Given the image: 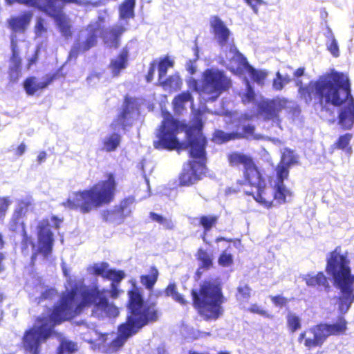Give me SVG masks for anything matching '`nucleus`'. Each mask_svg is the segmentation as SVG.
Listing matches in <instances>:
<instances>
[{
    "label": "nucleus",
    "instance_id": "36",
    "mask_svg": "<svg viewBox=\"0 0 354 354\" xmlns=\"http://www.w3.org/2000/svg\"><path fill=\"white\" fill-rule=\"evenodd\" d=\"M279 163L290 167L297 163V156L292 150L286 149L282 153Z\"/></svg>",
    "mask_w": 354,
    "mask_h": 354
},
{
    "label": "nucleus",
    "instance_id": "64",
    "mask_svg": "<svg viewBox=\"0 0 354 354\" xmlns=\"http://www.w3.org/2000/svg\"><path fill=\"white\" fill-rule=\"evenodd\" d=\"M46 156H47V154H46V151H40L39 155L37 156V158L38 163L41 164V163L45 162L46 160Z\"/></svg>",
    "mask_w": 354,
    "mask_h": 354
},
{
    "label": "nucleus",
    "instance_id": "41",
    "mask_svg": "<svg viewBox=\"0 0 354 354\" xmlns=\"http://www.w3.org/2000/svg\"><path fill=\"white\" fill-rule=\"evenodd\" d=\"M133 198L129 197L123 200L119 207V213L122 217H126L129 215L131 212V206L133 204Z\"/></svg>",
    "mask_w": 354,
    "mask_h": 354
},
{
    "label": "nucleus",
    "instance_id": "6",
    "mask_svg": "<svg viewBox=\"0 0 354 354\" xmlns=\"http://www.w3.org/2000/svg\"><path fill=\"white\" fill-rule=\"evenodd\" d=\"M193 306L205 321L217 320L224 313V296L219 279L205 280L191 291Z\"/></svg>",
    "mask_w": 354,
    "mask_h": 354
},
{
    "label": "nucleus",
    "instance_id": "17",
    "mask_svg": "<svg viewBox=\"0 0 354 354\" xmlns=\"http://www.w3.org/2000/svg\"><path fill=\"white\" fill-rule=\"evenodd\" d=\"M210 26L218 44L223 48L230 40L231 31L218 16H212L209 19Z\"/></svg>",
    "mask_w": 354,
    "mask_h": 354
},
{
    "label": "nucleus",
    "instance_id": "25",
    "mask_svg": "<svg viewBox=\"0 0 354 354\" xmlns=\"http://www.w3.org/2000/svg\"><path fill=\"white\" fill-rule=\"evenodd\" d=\"M136 0H124L119 6V18L127 21L135 17Z\"/></svg>",
    "mask_w": 354,
    "mask_h": 354
},
{
    "label": "nucleus",
    "instance_id": "38",
    "mask_svg": "<svg viewBox=\"0 0 354 354\" xmlns=\"http://www.w3.org/2000/svg\"><path fill=\"white\" fill-rule=\"evenodd\" d=\"M97 30H92L88 32L86 40L80 42L83 51H87L97 44Z\"/></svg>",
    "mask_w": 354,
    "mask_h": 354
},
{
    "label": "nucleus",
    "instance_id": "45",
    "mask_svg": "<svg viewBox=\"0 0 354 354\" xmlns=\"http://www.w3.org/2000/svg\"><path fill=\"white\" fill-rule=\"evenodd\" d=\"M236 298L239 301H248L250 297L251 288L247 284H241L237 288Z\"/></svg>",
    "mask_w": 354,
    "mask_h": 354
},
{
    "label": "nucleus",
    "instance_id": "15",
    "mask_svg": "<svg viewBox=\"0 0 354 354\" xmlns=\"http://www.w3.org/2000/svg\"><path fill=\"white\" fill-rule=\"evenodd\" d=\"M287 102L286 98L281 97L264 99L257 105L258 113L266 120H278L279 113L286 107Z\"/></svg>",
    "mask_w": 354,
    "mask_h": 354
},
{
    "label": "nucleus",
    "instance_id": "34",
    "mask_svg": "<svg viewBox=\"0 0 354 354\" xmlns=\"http://www.w3.org/2000/svg\"><path fill=\"white\" fill-rule=\"evenodd\" d=\"M218 217L216 216H202L200 218L199 223L203 227L204 232L203 235V240L205 242V234L209 231L217 222Z\"/></svg>",
    "mask_w": 354,
    "mask_h": 354
},
{
    "label": "nucleus",
    "instance_id": "26",
    "mask_svg": "<svg viewBox=\"0 0 354 354\" xmlns=\"http://www.w3.org/2000/svg\"><path fill=\"white\" fill-rule=\"evenodd\" d=\"M30 205V203L28 201H20L18 203L12 217L11 227L16 228V225L19 223L21 225L23 222L21 219L27 213Z\"/></svg>",
    "mask_w": 354,
    "mask_h": 354
},
{
    "label": "nucleus",
    "instance_id": "37",
    "mask_svg": "<svg viewBox=\"0 0 354 354\" xmlns=\"http://www.w3.org/2000/svg\"><path fill=\"white\" fill-rule=\"evenodd\" d=\"M174 61L171 60L169 57H165L160 60L158 64V82L161 81L167 75L168 68L172 67Z\"/></svg>",
    "mask_w": 354,
    "mask_h": 354
},
{
    "label": "nucleus",
    "instance_id": "48",
    "mask_svg": "<svg viewBox=\"0 0 354 354\" xmlns=\"http://www.w3.org/2000/svg\"><path fill=\"white\" fill-rule=\"evenodd\" d=\"M326 45L327 49L334 57L339 56V45L336 39L326 41Z\"/></svg>",
    "mask_w": 354,
    "mask_h": 354
},
{
    "label": "nucleus",
    "instance_id": "18",
    "mask_svg": "<svg viewBox=\"0 0 354 354\" xmlns=\"http://www.w3.org/2000/svg\"><path fill=\"white\" fill-rule=\"evenodd\" d=\"M254 132V126L252 124L243 125L241 130L237 129L232 133H225L222 130H216L214 133V140L216 142H225L234 139L248 138Z\"/></svg>",
    "mask_w": 354,
    "mask_h": 354
},
{
    "label": "nucleus",
    "instance_id": "3",
    "mask_svg": "<svg viewBox=\"0 0 354 354\" xmlns=\"http://www.w3.org/2000/svg\"><path fill=\"white\" fill-rule=\"evenodd\" d=\"M349 77L335 69L311 80L305 86L301 80L296 82L299 97L309 104L315 100L322 111H328L330 105H338L346 95L341 91Z\"/></svg>",
    "mask_w": 354,
    "mask_h": 354
},
{
    "label": "nucleus",
    "instance_id": "27",
    "mask_svg": "<svg viewBox=\"0 0 354 354\" xmlns=\"http://www.w3.org/2000/svg\"><path fill=\"white\" fill-rule=\"evenodd\" d=\"M230 53L232 54V60L237 64L238 70H244L246 71L251 66L246 57L239 51L234 44H232L230 46Z\"/></svg>",
    "mask_w": 354,
    "mask_h": 354
},
{
    "label": "nucleus",
    "instance_id": "40",
    "mask_svg": "<svg viewBox=\"0 0 354 354\" xmlns=\"http://www.w3.org/2000/svg\"><path fill=\"white\" fill-rule=\"evenodd\" d=\"M150 218L162 225L165 229L171 230L173 229L174 225L171 219L164 217L158 214L155 212H150L149 214Z\"/></svg>",
    "mask_w": 354,
    "mask_h": 354
},
{
    "label": "nucleus",
    "instance_id": "8",
    "mask_svg": "<svg viewBox=\"0 0 354 354\" xmlns=\"http://www.w3.org/2000/svg\"><path fill=\"white\" fill-rule=\"evenodd\" d=\"M229 160L232 165L241 164L243 165L245 180L256 189L255 192L246 191V194L252 195L259 203L270 207L272 201H267L263 197L266 187V180L262 177L252 159L245 154L235 152L230 155Z\"/></svg>",
    "mask_w": 354,
    "mask_h": 354
},
{
    "label": "nucleus",
    "instance_id": "16",
    "mask_svg": "<svg viewBox=\"0 0 354 354\" xmlns=\"http://www.w3.org/2000/svg\"><path fill=\"white\" fill-rule=\"evenodd\" d=\"M53 234L48 225L41 223L38 226V248L37 252L46 258L53 250Z\"/></svg>",
    "mask_w": 354,
    "mask_h": 354
},
{
    "label": "nucleus",
    "instance_id": "52",
    "mask_svg": "<svg viewBox=\"0 0 354 354\" xmlns=\"http://www.w3.org/2000/svg\"><path fill=\"white\" fill-rule=\"evenodd\" d=\"M57 292L55 288H48L43 292L39 298L38 303L40 304L42 300L51 299L56 296Z\"/></svg>",
    "mask_w": 354,
    "mask_h": 354
},
{
    "label": "nucleus",
    "instance_id": "12",
    "mask_svg": "<svg viewBox=\"0 0 354 354\" xmlns=\"http://www.w3.org/2000/svg\"><path fill=\"white\" fill-rule=\"evenodd\" d=\"M346 328V322L343 317L332 324L321 323L310 329L309 336L304 341V345L309 348L321 346L328 337L339 335Z\"/></svg>",
    "mask_w": 354,
    "mask_h": 354
},
{
    "label": "nucleus",
    "instance_id": "23",
    "mask_svg": "<svg viewBox=\"0 0 354 354\" xmlns=\"http://www.w3.org/2000/svg\"><path fill=\"white\" fill-rule=\"evenodd\" d=\"M304 280L309 287L317 288V290H328L330 287L327 277L322 272L317 274H307L304 277Z\"/></svg>",
    "mask_w": 354,
    "mask_h": 354
},
{
    "label": "nucleus",
    "instance_id": "19",
    "mask_svg": "<svg viewBox=\"0 0 354 354\" xmlns=\"http://www.w3.org/2000/svg\"><path fill=\"white\" fill-rule=\"evenodd\" d=\"M125 31L126 28L124 26L115 24L104 29L102 32V37L107 46L118 48L120 38Z\"/></svg>",
    "mask_w": 354,
    "mask_h": 354
},
{
    "label": "nucleus",
    "instance_id": "35",
    "mask_svg": "<svg viewBox=\"0 0 354 354\" xmlns=\"http://www.w3.org/2000/svg\"><path fill=\"white\" fill-rule=\"evenodd\" d=\"M77 351V345L70 340H62L57 348V354H73Z\"/></svg>",
    "mask_w": 354,
    "mask_h": 354
},
{
    "label": "nucleus",
    "instance_id": "54",
    "mask_svg": "<svg viewBox=\"0 0 354 354\" xmlns=\"http://www.w3.org/2000/svg\"><path fill=\"white\" fill-rule=\"evenodd\" d=\"M12 201L8 197L0 198V216H3Z\"/></svg>",
    "mask_w": 354,
    "mask_h": 354
},
{
    "label": "nucleus",
    "instance_id": "47",
    "mask_svg": "<svg viewBox=\"0 0 354 354\" xmlns=\"http://www.w3.org/2000/svg\"><path fill=\"white\" fill-rule=\"evenodd\" d=\"M218 263L223 267H227L233 263V256L227 253L226 250L223 251L219 256Z\"/></svg>",
    "mask_w": 354,
    "mask_h": 354
},
{
    "label": "nucleus",
    "instance_id": "63",
    "mask_svg": "<svg viewBox=\"0 0 354 354\" xmlns=\"http://www.w3.org/2000/svg\"><path fill=\"white\" fill-rule=\"evenodd\" d=\"M19 74H20V71H9V77H10V81L17 82L18 80Z\"/></svg>",
    "mask_w": 354,
    "mask_h": 354
},
{
    "label": "nucleus",
    "instance_id": "44",
    "mask_svg": "<svg viewBox=\"0 0 354 354\" xmlns=\"http://www.w3.org/2000/svg\"><path fill=\"white\" fill-rule=\"evenodd\" d=\"M45 1L46 0H6V2L8 5H12L14 3H19L37 8L40 10L42 3H44Z\"/></svg>",
    "mask_w": 354,
    "mask_h": 354
},
{
    "label": "nucleus",
    "instance_id": "28",
    "mask_svg": "<svg viewBox=\"0 0 354 354\" xmlns=\"http://www.w3.org/2000/svg\"><path fill=\"white\" fill-rule=\"evenodd\" d=\"M291 196V192L284 183H275L274 187V198L279 204L287 202L286 198Z\"/></svg>",
    "mask_w": 354,
    "mask_h": 354
},
{
    "label": "nucleus",
    "instance_id": "22",
    "mask_svg": "<svg viewBox=\"0 0 354 354\" xmlns=\"http://www.w3.org/2000/svg\"><path fill=\"white\" fill-rule=\"evenodd\" d=\"M129 50L123 48L115 59H111L109 67L113 77L120 75L121 71L125 69L128 64Z\"/></svg>",
    "mask_w": 354,
    "mask_h": 354
},
{
    "label": "nucleus",
    "instance_id": "24",
    "mask_svg": "<svg viewBox=\"0 0 354 354\" xmlns=\"http://www.w3.org/2000/svg\"><path fill=\"white\" fill-rule=\"evenodd\" d=\"M194 98L189 91H183L177 95L173 100L172 104L176 113H180L185 109L187 102L193 103Z\"/></svg>",
    "mask_w": 354,
    "mask_h": 354
},
{
    "label": "nucleus",
    "instance_id": "53",
    "mask_svg": "<svg viewBox=\"0 0 354 354\" xmlns=\"http://www.w3.org/2000/svg\"><path fill=\"white\" fill-rule=\"evenodd\" d=\"M248 6H249L255 14H258V6L266 5V2L263 0H243Z\"/></svg>",
    "mask_w": 354,
    "mask_h": 354
},
{
    "label": "nucleus",
    "instance_id": "56",
    "mask_svg": "<svg viewBox=\"0 0 354 354\" xmlns=\"http://www.w3.org/2000/svg\"><path fill=\"white\" fill-rule=\"evenodd\" d=\"M21 58L19 57H11L10 71H21Z\"/></svg>",
    "mask_w": 354,
    "mask_h": 354
},
{
    "label": "nucleus",
    "instance_id": "11",
    "mask_svg": "<svg viewBox=\"0 0 354 354\" xmlns=\"http://www.w3.org/2000/svg\"><path fill=\"white\" fill-rule=\"evenodd\" d=\"M232 85L231 80L223 71L209 68L204 71L201 91L212 95V100H216L224 91L228 90Z\"/></svg>",
    "mask_w": 354,
    "mask_h": 354
},
{
    "label": "nucleus",
    "instance_id": "58",
    "mask_svg": "<svg viewBox=\"0 0 354 354\" xmlns=\"http://www.w3.org/2000/svg\"><path fill=\"white\" fill-rule=\"evenodd\" d=\"M196 60L189 59L185 64L187 71L189 74L194 75L196 71V66L195 65Z\"/></svg>",
    "mask_w": 354,
    "mask_h": 354
},
{
    "label": "nucleus",
    "instance_id": "10",
    "mask_svg": "<svg viewBox=\"0 0 354 354\" xmlns=\"http://www.w3.org/2000/svg\"><path fill=\"white\" fill-rule=\"evenodd\" d=\"M68 3L80 5L83 3V0H46L40 9V11L55 19L61 34L66 38L72 35L69 19L63 12L64 6Z\"/></svg>",
    "mask_w": 354,
    "mask_h": 354
},
{
    "label": "nucleus",
    "instance_id": "9",
    "mask_svg": "<svg viewBox=\"0 0 354 354\" xmlns=\"http://www.w3.org/2000/svg\"><path fill=\"white\" fill-rule=\"evenodd\" d=\"M136 109V105L131 100L127 97H125L121 111L111 124L113 131L108 133L101 139L102 151L111 153L118 149L122 141L120 131H124L127 127L131 124L132 115Z\"/></svg>",
    "mask_w": 354,
    "mask_h": 354
},
{
    "label": "nucleus",
    "instance_id": "21",
    "mask_svg": "<svg viewBox=\"0 0 354 354\" xmlns=\"http://www.w3.org/2000/svg\"><path fill=\"white\" fill-rule=\"evenodd\" d=\"M32 18V14L25 12L17 17H12L8 20V27L15 32H23L28 28Z\"/></svg>",
    "mask_w": 354,
    "mask_h": 354
},
{
    "label": "nucleus",
    "instance_id": "43",
    "mask_svg": "<svg viewBox=\"0 0 354 354\" xmlns=\"http://www.w3.org/2000/svg\"><path fill=\"white\" fill-rule=\"evenodd\" d=\"M289 168L286 165L279 163L276 169L277 182L275 183H283L284 180L288 177Z\"/></svg>",
    "mask_w": 354,
    "mask_h": 354
},
{
    "label": "nucleus",
    "instance_id": "31",
    "mask_svg": "<svg viewBox=\"0 0 354 354\" xmlns=\"http://www.w3.org/2000/svg\"><path fill=\"white\" fill-rule=\"evenodd\" d=\"M159 83L165 89L177 90L180 88L182 81L178 74H174L169 76L167 78H163L161 81H159Z\"/></svg>",
    "mask_w": 354,
    "mask_h": 354
},
{
    "label": "nucleus",
    "instance_id": "7",
    "mask_svg": "<svg viewBox=\"0 0 354 354\" xmlns=\"http://www.w3.org/2000/svg\"><path fill=\"white\" fill-rule=\"evenodd\" d=\"M115 188V176L110 173L106 180L99 181L89 189L73 193L63 205L72 209H80L84 214L88 213L93 207L109 203L113 199Z\"/></svg>",
    "mask_w": 354,
    "mask_h": 354
},
{
    "label": "nucleus",
    "instance_id": "50",
    "mask_svg": "<svg viewBox=\"0 0 354 354\" xmlns=\"http://www.w3.org/2000/svg\"><path fill=\"white\" fill-rule=\"evenodd\" d=\"M84 51H83L82 48L81 47L80 41H76L73 45V46L69 52L68 58L69 59H76L80 53H84Z\"/></svg>",
    "mask_w": 354,
    "mask_h": 354
},
{
    "label": "nucleus",
    "instance_id": "59",
    "mask_svg": "<svg viewBox=\"0 0 354 354\" xmlns=\"http://www.w3.org/2000/svg\"><path fill=\"white\" fill-rule=\"evenodd\" d=\"M156 71V63L154 62H151L148 70L147 75L146 76V80L147 82H150L152 81L153 78V75Z\"/></svg>",
    "mask_w": 354,
    "mask_h": 354
},
{
    "label": "nucleus",
    "instance_id": "30",
    "mask_svg": "<svg viewBox=\"0 0 354 354\" xmlns=\"http://www.w3.org/2000/svg\"><path fill=\"white\" fill-rule=\"evenodd\" d=\"M158 270L155 267H152L149 274L140 277V282L146 289L152 290L158 280Z\"/></svg>",
    "mask_w": 354,
    "mask_h": 354
},
{
    "label": "nucleus",
    "instance_id": "42",
    "mask_svg": "<svg viewBox=\"0 0 354 354\" xmlns=\"http://www.w3.org/2000/svg\"><path fill=\"white\" fill-rule=\"evenodd\" d=\"M287 324L292 332H295L301 327V319L295 313H288L287 315Z\"/></svg>",
    "mask_w": 354,
    "mask_h": 354
},
{
    "label": "nucleus",
    "instance_id": "55",
    "mask_svg": "<svg viewBox=\"0 0 354 354\" xmlns=\"http://www.w3.org/2000/svg\"><path fill=\"white\" fill-rule=\"evenodd\" d=\"M271 301L277 306H283L288 303V299L282 295L270 296Z\"/></svg>",
    "mask_w": 354,
    "mask_h": 354
},
{
    "label": "nucleus",
    "instance_id": "51",
    "mask_svg": "<svg viewBox=\"0 0 354 354\" xmlns=\"http://www.w3.org/2000/svg\"><path fill=\"white\" fill-rule=\"evenodd\" d=\"M285 84L283 80V75L278 71L276 73V77L273 80L272 86L277 91H281L284 87Z\"/></svg>",
    "mask_w": 354,
    "mask_h": 354
},
{
    "label": "nucleus",
    "instance_id": "60",
    "mask_svg": "<svg viewBox=\"0 0 354 354\" xmlns=\"http://www.w3.org/2000/svg\"><path fill=\"white\" fill-rule=\"evenodd\" d=\"M10 47L12 50V57H19L17 49V43L15 39L14 38V36L11 37Z\"/></svg>",
    "mask_w": 354,
    "mask_h": 354
},
{
    "label": "nucleus",
    "instance_id": "14",
    "mask_svg": "<svg viewBox=\"0 0 354 354\" xmlns=\"http://www.w3.org/2000/svg\"><path fill=\"white\" fill-rule=\"evenodd\" d=\"M109 265L106 262H101L95 263L91 268V271L93 274L101 276L104 279L111 281V289H107L108 292L105 294L107 298V295L110 294L112 298H117L120 293L119 289L121 281L125 277V273L123 270L109 269ZM106 290V288H105Z\"/></svg>",
    "mask_w": 354,
    "mask_h": 354
},
{
    "label": "nucleus",
    "instance_id": "20",
    "mask_svg": "<svg viewBox=\"0 0 354 354\" xmlns=\"http://www.w3.org/2000/svg\"><path fill=\"white\" fill-rule=\"evenodd\" d=\"M56 75L46 77L43 82H38L35 77H29L24 82V88L28 95H33L38 90L46 88L55 79Z\"/></svg>",
    "mask_w": 354,
    "mask_h": 354
},
{
    "label": "nucleus",
    "instance_id": "39",
    "mask_svg": "<svg viewBox=\"0 0 354 354\" xmlns=\"http://www.w3.org/2000/svg\"><path fill=\"white\" fill-rule=\"evenodd\" d=\"M353 138V135L350 133H346L344 135L340 136L336 142L335 143V145L336 148L339 149H345L346 152H351V147H348L351 139Z\"/></svg>",
    "mask_w": 354,
    "mask_h": 354
},
{
    "label": "nucleus",
    "instance_id": "57",
    "mask_svg": "<svg viewBox=\"0 0 354 354\" xmlns=\"http://www.w3.org/2000/svg\"><path fill=\"white\" fill-rule=\"evenodd\" d=\"M249 310L251 313H257V314H259V315L264 316V317L268 316L267 312L266 310H264L263 309H262L261 307L257 304H252L250 307Z\"/></svg>",
    "mask_w": 354,
    "mask_h": 354
},
{
    "label": "nucleus",
    "instance_id": "4",
    "mask_svg": "<svg viewBox=\"0 0 354 354\" xmlns=\"http://www.w3.org/2000/svg\"><path fill=\"white\" fill-rule=\"evenodd\" d=\"M128 310L129 315L125 323L118 326V334L112 341L111 346L114 348H120L127 339L138 333L144 326L155 322L158 319L156 304L145 301L142 292L138 287L133 284V288L128 292Z\"/></svg>",
    "mask_w": 354,
    "mask_h": 354
},
{
    "label": "nucleus",
    "instance_id": "2",
    "mask_svg": "<svg viewBox=\"0 0 354 354\" xmlns=\"http://www.w3.org/2000/svg\"><path fill=\"white\" fill-rule=\"evenodd\" d=\"M184 130L183 124L169 114L165 117L156 132L157 140H153L156 149L174 150L178 151L189 149L190 157L195 159L189 162L187 168H184L180 176L183 185H189L200 179L205 172L206 160V138L199 131H190L186 142H180L177 138L179 132Z\"/></svg>",
    "mask_w": 354,
    "mask_h": 354
},
{
    "label": "nucleus",
    "instance_id": "46",
    "mask_svg": "<svg viewBox=\"0 0 354 354\" xmlns=\"http://www.w3.org/2000/svg\"><path fill=\"white\" fill-rule=\"evenodd\" d=\"M21 230H22V241H21V250L22 252H25L28 250L29 245L32 246V249H35V245L33 243L30 236L27 234V232L25 230V226L24 223H21Z\"/></svg>",
    "mask_w": 354,
    "mask_h": 354
},
{
    "label": "nucleus",
    "instance_id": "33",
    "mask_svg": "<svg viewBox=\"0 0 354 354\" xmlns=\"http://www.w3.org/2000/svg\"><path fill=\"white\" fill-rule=\"evenodd\" d=\"M166 297H171L174 301L181 305H186L187 301L183 296L177 291V286L175 283H170L165 290Z\"/></svg>",
    "mask_w": 354,
    "mask_h": 354
},
{
    "label": "nucleus",
    "instance_id": "13",
    "mask_svg": "<svg viewBox=\"0 0 354 354\" xmlns=\"http://www.w3.org/2000/svg\"><path fill=\"white\" fill-rule=\"evenodd\" d=\"M345 92L346 97L338 105H332L339 107L338 111V124L343 130H350L354 124V97L351 93V82L348 79L341 89Z\"/></svg>",
    "mask_w": 354,
    "mask_h": 354
},
{
    "label": "nucleus",
    "instance_id": "61",
    "mask_svg": "<svg viewBox=\"0 0 354 354\" xmlns=\"http://www.w3.org/2000/svg\"><path fill=\"white\" fill-rule=\"evenodd\" d=\"M255 97V93L252 88H248L247 90V93L245 95V98L248 102H251L254 100Z\"/></svg>",
    "mask_w": 354,
    "mask_h": 354
},
{
    "label": "nucleus",
    "instance_id": "1",
    "mask_svg": "<svg viewBox=\"0 0 354 354\" xmlns=\"http://www.w3.org/2000/svg\"><path fill=\"white\" fill-rule=\"evenodd\" d=\"M70 290L62 293L48 317L38 318L37 324L24 332L22 345L28 354H39L41 346L54 333V328L65 320L79 315L85 308L93 306L92 315L100 319L115 317L118 308L106 297L107 290L98 285L86 286L83 280L73 283L64 262L61 264Z\"/></svg>",
    "mask_w": 354,
    "mask_h": 354
},
{
    "label": "nucleus",
    "instance_id": "29",
    "mask_svg": "<svg viewBox=\"0 0 354 354\" xmlns=\"http://www.w3.org/2000/svg\"><path fill=\"white\" fill-rule=\"evenodd\" d=\"M196 259L199 261L200 268L209 270L213 265L212 254L202 248L198 249Z\"/></svg>",
    "mask_w": 354,
    "mask_h": 354
},
{
    "label": "nucleus",
    "instance_id": "62",
    "mask_svg": "<svg viewBox=\"0 0 354 354\" xmlns=\"http://www.w3.org/2000/svg\"><path fill=\"white\" fill-rule=\"evenodd\" d=\"M187 83L189 88H192L194 90L197 91L200 90V86L198 85L197 80L193 78H189Z\"/></svg>",
    "mask_w": 354,
    "mask_h": 354
},
{
    "label": "nucleus",
    "instance_id": "49",
    "mask_svg": "<svg viewBox=\"0 0 354 354\" xmlns=\"http://www.w3.org/2000/svg\"><path fill=\"white\" fill-rule=\"evenodd\" d=\"M46 32V28L44 26V21L41 18H38L35 26V33L36 37H41Z\"/></svg>",
    "mask_w": 354,
    "mask_h": 354
},
{
    "label": "nucleus",
    "instance_id": "5",
    "mask_svg": "<svg viewBox=\"0 0 354 354\" xmlns=\"http://www.w3.org/2000/svg\"><path fill=\"white\" fill-rule=\"evenodd\" d=\"M350 261L347 252L337 247L326 257V271L330 275L335 288L341 295L338 299V308L341 314H345L354 301V274H351Z\"/></svg>",
    "mask_w": 354,
    "mask_h": 354
},
{
    "label": "nucleus",
    "instance_id": "32",
    "mask_svg": "<svg viewBox=\"0 0 354 354\" xmlns=\"http://www.w3.org/2000/svg\"><path fill=\"white\" fill-rule=\"evenodd\" d=\"M246 72L252 81L259 85H263L264 81L268 76V72L266 70H259L251 66Z\"/></svg>",
    "mask_w": 354,
    "mask_h": 354
}]
</instances>
